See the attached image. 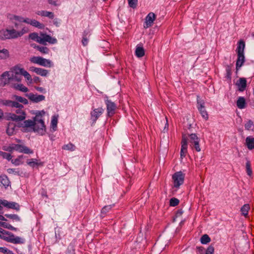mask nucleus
<instances>
[{
  "instance_id": "60",
  "label": "nucleus",
  "mask_w": 254,
  "mask_h": 254,
  "mask_svg": "<svg viewBox=\"0 0 254 254\" xmlns=\"http://www.w3.org/2000/svg\"><path fill=\"white\" fill-rule=\"evenodd\" d=\"M8 229L11 230H14V231H16V228L13 227V226H12L11 225H8Z\"/></svg>"
},
{
  "instance_id": "29",
  "label": "nucleus",
  "mask_w": 254,
  "mask_h": 254,
  "mask_svg": "<svg viewBox=\"0 0 254 254\" xmlns=\"http://www.w3.org/2000/svg\"><path fill=\"white\" fill-rule=\"evenodd\" d=\"M245 47V42L243 40H240L239 42L238 46L237 49V54H244V49Z\"/></svg>"
},
{
  "instance_id": "7",
  "label": "nucleus",
  "mask_w": 254,
  "mask_h": 254,
  "mask_svg": "<svg viewBox=\"0 0 254 254\" xmlns=\"http://www.w3.org/2000/svg\"><path fill=\"white\" fill-rule=\"evenodd\" d=\"M30 61L32 63L47 67H51L53 65L50 60L41 57H33L30 59Z\"/></svg>"
},
{
  "instance_id": "50",
  "label": "nucleus",
  "mask_w": 254,
  "mask_h": 254,
  "mask_svg": "<svg viewBox=\"0 0 254 254\" xmlns=\"http://www.w3.org/2000/svg\"><path fill=\"white\" fill-rule=\"evenodd\" d=\"M5 216L10 219L15 220L16 221H19L20 218L18 215L16 214H6Z\"/></svg>"
},
{
  "instance_id": "49",
  "label": "nucleus",
  "mask_w": 254,
  "mask_h": 254,
  "mask_svg": "<svg viewBox=\"0 0 254 254\" xmlns=\"http://www.w3.org/2000/svg\"><path fill=\"white\" fill-rule=\"evenodd\" d=\"M23 76H24L27 81H29L30 83L32 82V79L31 76L27 71H24Z\"/></svg>"
},
{
  "instance_id": "62",
  "label": "nucleus",
  "mask_w": 254,
  "mask_h": 254,
  "mask_svg": "<svg viewBox=\"0 0 254 254\" xmlns=\"http://www.w3.org/2000/svg\"><path fill=\"white\" fill-rule=\"evenodd\" d=\"M3 117V112L1 109H0V120L2 119Z\"/></svg>"
},
{
  "instance_id": "39",
  "label": "nucleus",
  "mask_w": 254,
  "mask_h": 254,
  "mask_svg": "<svg viewBox=\"0 0 254 254\" xmlns=\"http://www.w3.org/2000/svg\"><path fill=\"white\" fill-rule=\"evenodd\" d=\"M35 124V118L34 119V121L32 120H26L23 123V126L25 127H32L34 129Z\"/></svg>"
},
{
  "instance_id": "27",
  "label": "nucleus",
  "mask_w": 254,
  "mask_h": 254,
  "mask_svg": "<svg viewBox=\"0 0 254 254\" xmlns=\"http://www.w3.org/2000/svg\"><path fill=\"white\" fill-rule=\"evenodd\" d=\"M237 106L240 109L246 107V100L243 97H239L237 101Z\"/></svg>"
},
{
  "instance_id": "30",
  "label": "nucleus",
  "mask_w": 254,
  "mask_h": 254,
  "mask_svg": "<svg viewBox=\"0 0 254 254\" xmlns=\"http://www.w3.org/2000/svg\"><path fill=\"white\" fill-rule=\"evenodd\" d=\"M0 183L5 187H8L10 184V181L6 175L0 176Z\"/></svg>"
},
{
  "instance_id": "43",
  "label": "nucleus",
  "mask_w": 254,
  "mask_h": 254,
  "mask_svg": "<svg viewBox=\"0 0 254 254\" xmlns=\"http://www.w3.org/2000/svg\"><path fill=\"white\" fill-rule=\"evenodd\" d=\"M0 156H1L3 158L6 159L7 160L9 161L11 160L12 156L10 154L7 153L5 152H2L0 151Z\"/></svg>"
},
{
  "instance_id": "31",
  "label": "nucleus",
  "mask_w": 254,
  "mask_h": 254,
  "mask_svg": "<svg viewBox=\"0 0 254 254\" xmlns=\"http://www.w3.org/2000/svg\"><path fill=\"white\" fill-rule=\"evenodd\" d=\"M30 25L34 27L38 28L39 29H43L45 27V25L43 23L39 22L36 19H32L31 21H30Z\"/></svg>"
},
{
  "instance_id": "35",
  "label": "nucleus",
  "mask_w": 254,
  "mask_h": 254,
  "mask_svg": "<svg viewBox=\"0 0 254 254\" xmlns=\"http://www.w3.org/2000/svg\"><path fill=\"white\" fill-rule=\"evenodd\" d=\"M14 19L20 22H24L29 24H31L30 21L32 20L28 18H24L23 17L19 16H14Z\"/></svg>"
},
{
  "instance_id": "1",
  "label": "nucleus",
  "mask_w": 254,
  "mask_h": 254,
  "mask_svg": "<svg viewBox=\"0 0 254 254\" xmlns=\"http://www.w3.org/2000/svg\"><path fill=\"white\" fill-rule=\"evenodd\" d=\"M28 31L29 29L26 27H22V30L19 31L15 29H2L0 31V38L2 40L15 39L22 36Z\"/></svg>"
},
{
  "instance_id": "21",
  "label": "nucleus",
  "mask_w": 254,
  "mask_h": 254,
  "mask_svg": "<svg viewBox=\"0 0 254 254\" xmlns=\"http://www.w3.org/2000/svg\"><path fill=\"white\" fill-rule=\"evenodd\" d=\"M237 85L240 91H243L247 85V81L245 78H240L237 82Z\"/></svg>"
},
{
  "instance_id": "45",
  "label": "nucleus",
  "mask_w": 254,
  "mask_h": 254,
  "mask_svg": "<svg viewBox=\"0 0 254 254\" xmlns=\"http://www.w3.org/2000/svg\"><path fill=\"white\" fill-rule=\"evenodd\" d=\"M179 203V200L176 198H172L170 200V205L171 206H176Z\"/></svg>"
},
{
  "instance_id": "14",
  "label": "nucleus",
  "mask_w": 254,
  "mask_h": 254,
  "mask_svg": "<svg viewBox=\"0 0 254 254\" xmlns=\"http://www.w3.org/2000/svg\"><path fill=\"white\" fill-rule=\"evenodd\" d=\"M0 204L8 208L19 210V205L14 202H8L6 200H0Z\"/></svg>"
},
{
  "instance_id": "61",
  "label": "nucleus",
  "mask_w": 254,
  "mask_h": 254,
  "mask_svg": "<svg viewBox=\"0 0 254 254\" xmlns=\"http://www.w3.org/2000/svg\"><path fill=\"white\" fill-rule=\"evenodd\" d=\"M8 229L11 230H14V231H16V228L13 227V226H12L11 225H8Z\"/></svg>"
},
{
  "instance_id": "19",
  "label": "nucleus",
  "mask_w": 254,
  "mask_h": 254,
  "mask_svg": "<svg viewBox=\"0 0 254 254\" xmlns=\"http://www.w3.org/2000/svg\"><path fill=\"white\" fill-rule=\"evenodd\" d=\"M28 98L36 103L42 101L45 99V96L42 95L34 94L30 93L27 95Z\"/></svg>"
},
{
  "instance_id": "56",
  "label": "nucleus",
  "mask_w": 254,
  "mask_h": 254,
  "mask_svg": "<svg viewBox=\"0 0 254 254\" xmlns=\"http://www.w3.org/2000/svg\"><path fill=\"white\" fill-rule=\"evenodd\" d=\"M9 250H8V249H7L6 248H0V252L2 253H7L8 254H9V253H8V251Z\"/></svg>"
},
{
  "instance_id": "5",
  "label": "nucleus",
  "mask_w": 254,
  "mask_h": 254,
  "mask_svg": "<svg viewBox=\"0 0 254 254\" xmlns=\"http://www.w3.org/2000/svg\"><path fill=\"white\" fill-rule=\"evenodd\" d=\"M42 116L41 113L39 112L35 117L34 131L43 134L46 131V127Z\"/></svg>"
},
{
  "instance_id": "54",
  "label": "nucleus",
  "mask_w": 254,
  "mask_h": 254,
  "mask_svg": "<svg viewBox=\"0 0 254 254\" xmlns=\"http://www.w3.org/2000/svg\"><path fill=\"white\" fill-rule=\"evenodd\" d=\"M57 123H58L57 119H56V118H53L52 120V125L53 128L54 127H57Z\"/></svg>"
},
{
  "instance_id": "55",
  "label": "nucleus",
  "mask_w": 254,
  "mask_h": 254,
  "mask_svg": "<svg viewBox=\"0 0 254 254\" xmlns=\"http://www.w3.org/2000/svg\"><path fill=\"white\" fill-rule=\"evenodd\" d=\"M7 172L9 174L18 173V172L16 171L15 169H11V168L8 169L7 170Z\"/></svg>"
},
{
  "instance_id": "53",
  "label": "nucleus",
  "mask_w": 254,
  "mask_h": 254,
  "mask_svg": "<svg viewBox=\"0 0 254 254\" xmlns=\"http://www.w3.org/2000/svg\"><path fill=\"white\" fill-rule=\"evenodd\" d=\"M111 208H112L111 205L105 206L102 208L101 213H106L108 211H109V210H110Z\"/></svg>"
},
{
  "instance_id": "37",
  "label": "nucleus",
  "mask_w": 254,
  "mask_h": 254,
  "mask_svg": "<svg viewBox=\"0 0 254 254\" xmlns=\"http://www.w3.org/2000/svg\"><path fill=\"white\" fill-rule=\"evenodd\" d=\"M246 172L248 175L251 177L253 175V172L251 168V162L249 160H247L246 164Z\"/></svg>"
},
{
  "instance_id": "42",
  "label": "nucleus",
  "mask_w": 254,
  "mask_h": 254,
  "mask_svg": "<svg viewBox=\"0 0 254 254\" xmlns=\"http://www.w3.org/2000/svg\"><path fill=\"white\" fill-rule=\"evenodd\" d=\"M75 146L71 143H69L67 144L64 145L62 147V149L64 150H67L70 151H73L75 150Z\"/></svg>"
},
{
  "instance_id": "4",
  "label": "nucleus",
  "mask_w": 254,
  "mask_h": 254,
  "mask_svg": "<svg viewBox=\"0 0 254 254\" xmlns=\"http://www.w3.org/2000/svg\"><path fill=\"white\" fill-rule=\"evenodd\" d=\"M0 238L6 240L7 242L13 244H22L24 241L21 238L15 236L11 233L8 232L3 229L0 228Z\"/></svg>"
},
{
  "instance_id": "23",
  "label": "nucleus",
  "mask_w": 254,
  "mask_h": 254,
  "mask_svg": "<svg viewBox=\"0 0 254 254\" xmlns=\"http://www.w3.org/2000/svg\"><path fill=\"white\" fill-rule=\"evenodd\" d=\"M135 55L138 58H141L143 57L145 55V51L141 45H138L136 46L135 51Z\"/></svg>"
},
{
  "instance_id": "25",
  "label": "nucleus",
  "mask_w": 254,
  "mask_h": 254,
  "mask_svg": "<svg viewBox=\"0 0 254 254\" xmlns=\"http://www.w3.org/2000/svg\"><path fill=\"white\" fill-rule=\"evenodd\" d=\"M13 87L17 90L23 92H27L28 91L27 87L25 86L22 84L15 83L13 84Z\"/></svg>"
},
{
  "instance_id": "40",
  "label": "nucleus",
  "mask_w": 254,
  "mask_h": 254,
  "mask_svg": "<svg viewBox=\"0 0 254 254\" xmlns=\"http://www.w3.org/2000/svg\"><path fill=\"white\" fill-rule=\"evenodd\" d=\"M27 163L28 165L32 167H34L36 166H39L41 165V163H38L36 159H32L28 160Z\"/></svg>"
},
{
  "instance_id": "3",
  "label": "nucleus",
  "mask_w": 254,
  "mask_h": 254,
  "mask_svg": "<svg viewBox=\"0 0 254 254\" xmlns=\"http://www.w3.org/2000/svg\"><path fill=\"white\" fill-rule=\"evenodd\" d=\"M3 150L12 152L14 150L17 151L20 153H24L25 154H32L33 150L29 148L28 147L18 144L12 143L9 144L8 146H3L2 147Z\"/></svg>"
},
{
  "instance_id": "36",
  "label": "nucleus",
  "mask_w": 254,
  "mask_h": 254,
  "mask_svg": "<svg viewBox=\"0 0 254 254\" xmlns=\"http://www.w3.org/2000/svg\"><path fill=\"white\" fill-rule=\"evenodd\" d=\"M35 72L38 75L43 76H46L48 73V71L46 69L38 67V69H35Z\"/></svg>"
},
{
  "instance_id": "22",
  "label": "nucleus",
  "mask_w": 254,
  "mask_h": 254,
  "mask_svg": "<svg viewBox=\"0 0 254 254\" xmlns=\"http://www.w3.org/2000/svg\"><path fill=\"white\" fill-rule=\"evenodd\" d=\"M37 14L43 17H48L49 18L53 19L54 18V13L46 10H41L37 12Z\"/></svg>"
},
{
  "instance_id": "33",
  "label": "nucleus",
  "mask_w": 254,
  "mask_h": 254,
  "mask_svg": "<svg viewBox=\"0 0 254 254\" xmlns=\"http://www.w3.org/2000/svg\"><path fill=\"white\" fill-rule=\"evenodd\" d=\"M23 158V155H19L18 157L15 159L10 160L11 163L15 166L19 165L23 163L22 159Z\"/></svg>"
},
{
  "instance_id": "9",
  "label": "nucleus",
  "mask_w": 254,
  "mask_h": 254,
  "mask_svg": "<svg viewBox=\"0 0 254 254\" xmlns=\"http://www.w3.org/2000/svg\"><path fill=\"white\" fill-rule=\"evenodd\" d=\"M197 108L202 117L207 121L208 119V115L205 107V102L199 96H197Z\"/></svg>"
},
{
  "instance_id": "32",
  "label": "nucleus",
  "mask_w": 254,
  "mask_h": 254,
  "mask_svg": "<svg viewBox=\"0 0 254 254\" xmlns=\"http://www.w3.org/2000/svg\"><path fill=\"white\" fill-rule=\"evenodd\" d=\"M9 57V52L7 50L3 49L0 50V60H5Z\"/></svg>"
},
{
  "instance_id": "28",
  "label": "nucleus",
  "mask_w": 254,
  "mask_h": 254,
  "mask_svg": "<svg viewBox=\"0 0 254 254\" xmlns=\"http://www.w3.org/2000/svg\"><path fill=\"white\" fill-rule=\"evenodd\" d=\"M250 209V206L249 204H244L241 209L242 215L246 218L248 217L249 211Z\"/></svg>"
},
{
  "instance_id": "11",
  "label": "nucleus",
  "mask_w": 254,
  "mask_h": 254,
  "mask_svg": "<svg viewBox=\"0 0 254 254\" xmlns=\"http://www.w3.org/2000/svg\"><path fill=\"white\" fill-rule=\"evenodd\" d=\"M11 81V72L5 71L0 77V86H4Z\"/></svg>"
},
{
  "instance_id": "17",
  "label": "nucleus",
  "mask_w": 254,
  "mask_h": 254,
  "mask_svg": "<svg viewBox=\"0 0 254 254\" xmlns=\"http://www.w3.org/2000/svg\"><path fill=\"white\" fill-rule=\"evenodd\" d=\"M104 109L102 108L95 109L91 112V119L93 122H95L98 118L102 114Z\"/></svg>"
},
{
  "instance_id": "20",
  "label": "nucleus",
  "mask_w": 254,
  "mask_h": 254,
  "mask_svg": "<svg viewBox=\"0 0 254 254\" xmlns=\"http://www.w3.org/2000/svg\"><path fill=\"white\" fill-rule=\"evenodd\" d=\"M25 70L19 65H16L10 68V71L15 74L23 75Z\"/></svg>"
},
{
  "instance_id": "41",
  "label": "nucleus",
  "mask_w": 254,
  "mask_h": 254,
  "mask_svg": "<svg viewBox=\"0 0 254 254\" xmlns=\"http://www.w3.org/2000/svg\"><path fill=\"white\" fill-rule=\"evenodd\" d=\"M36 48L39 52L43 54H47L50 51L49 49L46 47L38 46L36 47Z\"/></svg>"
},
{
  "instance_id": "57",
  "label": "nucleus",
  "mask_w": 254,
  "mask_h": 254,
  "mask_svg": "<svg viewBox=\"0 0 254 254\" xmlns=\"http://www.w3.org/2000/svg\"><path fill=\"white\" fill-rule=\"evenodd\" d=\"M35 88L37 90L41 92H44L45 91V89L42 87H35Z\"/></svg>"
},
{
  "instance_id": "2",
  "label": "nucleus",
  "mask_w": 254,
  "mask_h": 254,
  "mask_svg": "<svg viewBox=\"0 0 254 254\" xmlns=\"http://www.w3.org/2000/svg\"><path fill=\"white\" fill-rule=\"evenodd\" d=\"M29 38L39 43L45 45L46 42L55 44L57 42L56 39L52 38L46 34L41 33L39 36L37 33H32L29 35Z\"/></svg>"
},
{
  "instance_id": "38",
  "label": "nucleus",
  "mask_w": 254,
  "mask_h": 254,
  "mask_svg": "<svg viewBox=\"0 0 254 254\" xmlns=\"http://www.w3.org/2000/svg\"><path fill=\"white\" fill-rule=\"evenodd\" d=\"M211 241L210 238L207 234H204L200 238V242L202 244H207Z\"/></svg>"
},
{
  "instance_id": "18",
  "label": "nucleus",
  "mask_w": 254,
  "mask_h": 254,
  "mask_svg": "<svg viewBox=\"0 0 254 254\" xmlns=\"http://www.w3.org/2000/svg\"><path fill=\"white\" fill-rule=\"evenodd\" d=\"M18 127V126H17L16 123L14 122H9L7 125L6 129L7 134L9 136L14 134L15 133L16 127Z\"/></svg>"
},
{
  "instance_id": "64",
  "label": "nucleus",
  "mask_w": 254,
  "mask_h": 254,
  "mask_svg": "<svg viewBox=\"0 0 254 254\" xmlns=\"http://www.w3.org/2000/svg\"><path fill=\"white\" fill-rule=\"evenodd\" d=\"M38 67H36L32 66V67H30V70L35 72V69H38Z\"/></svg>"
},
{
  "instance_id": "59",
  "label": "nucleus",
  "mask_w": 254,
  "mask_h": 254,
  "mask_svg": "<svg viewBox=\"0 0 254 254\" xmlns=\"http://www.w3.org/2000/svg\"><path fill=\"white\" fill-rule=\"evenodd\" d=\"M48 3L50 4H52V5H57L56 1L53 0H49Z\"/></svg>"
},
{
  "instance_id": "52",
  "label": "nucleus",
  "mask_w": 254,
  "mask_h": 254,
  "mask_svg": "<svg viewBox=\"0 0 254 254\" xmlns=\"http://www.w3.org/2000/svg\"><path fill=\"white\" fill-rule=\"evenodd\" d=\"M214 248L212 246H209L206 250L205 254H214Z\"/></svg>"
},
{
  "instance_id": "24",
  "label": "nucleus",
  "mask_w": 254,
  "mask_h": 254,
  "mask_svg": "<svg viewBox=\"0 0 254 254\" xmlns=\"http://www.w3.org/2000/svg\"><path fill=\"white\" fill-rule=\"evenodd\" d=\"M238 59L236 62V68L238 69L240 68L245 62V57L244 54H237Z\"/></svg>"
},
{
  "instance_id": "44",
  "label": "nucleus",
  "mask_w": 254,
  "mask_h": 254,
  "mask_svg": "<svg viewBox=\"0 0 254 254\" xmlns=\"http://www.w3.org/2000/svg\"><path fill=\"white\" fill-rule=\"evenodd\" d=\"M89 32L88 31H84L83 32L82 43L84 46H86L88 44V39L87 38V36Z\"/></svg>"
},
{
  "instance_id": "34",
  "label": "nucleus",
  "mask_w": 254,
  "mask_h": 254,
  "mask_svg": "<svg viewBox=\"0 0 254 254\" xmlns=\"http://www.w3.org/2000/svg\"><path fill=\"white\" fill-rule=\"evenodd\" d=\"M14 16H13L12 17H11L10 19L11 20H12V22L14 24V27L16 29H19V28H20L21 30H22V27H25V26H24L22 23L21 22H19L18 20H15L14 19Z\"/></svg>"
},
{
  "instance_id": "58",
  "label": "nucleus",
  "mask_w": 254,
  "mask_h": 254,
  "mask_svg": "<svg viewBox=\"0 0 254 254\" xmlns=\"http://www.w3.org/2000/svg\"><path fill=\"white\" fill-rule=\"evenodd\" d=\"M8 224H7L5 222H0V225L3 226V227L8 228Z\"/></svg>"
},
{
  "instance_id": "46",
  "label": "nucleus",
  "mask_w": 254,
  "mask_h": 254,
  "mask_svg": "<svg viewBox=\"0 0 254 254\" xmlns=\"http://www.w3.org/2000/svg\"><path fill=\"white\" fill-rule=\"evenodd\" d=\"M19 74H15L13 73H11V81L12 80H14L18 82H20L21 81V77L19 76Z\"/></svg>"
},
{
  "instance_id": "10",
  "label": "nucleus",
  "mask_w": 254,
  "mask_h": 254,
  "mask_svg": "<svg viewBox=\"0 0 254 254\" xmlns=\"http://www.w3.org/2000/svg\"><path fill=\"white\" fill-rule=\"evenodd\" d=\"M174 187L176 188H179L184 182L185 174L182 172H177L172 176Z\"/></svg>"
},
{
  "instance_id": "13",
  "label": "nucleus",
  "mask_w": 254,
  "mask_h": 254,
  "mask_svg": "<svg viewBox=\"0 0 254 254\" xmlns=\"http://www.w3.org/2000/svg\"><path fill=\"white\" fill-rule=\"evenodd\" d=\"M188 138L187 137L185 136V135H183L182 136V139L181 141V157L182 158H184L186 157L188 150Z\"/></svg>"
},
{
  "instance_id": "16",
  "label": "nucleus",
  "mask_w": 254,
  "mask_h": 254,
  "mask_svg": "<svg viewBox=\"0 0 254 254\" xmlns=\"http://www.w3.org/2000/svg\"><path fill=\"white\" fill-rule=\"evenodd\" d=\"M0 105L11 107H20L22 105L19 103L9 100H0Z\"/></svg>"
},
{
  "instance_id": "26",
  "label": "nucleus",
  "mask_w": 254,
  "mask_h": 254,
  "mask_svg": "<svg viewBox=\"0 0 254 254\" xmlns=\"http://www.w3.org/2000/svg\"><path fill=\"white\" fill-rule=\"evenodd\" d=\"M246 143L247 147L252 150L254 148V138L252 137H247L246 139Z\"/></svg>"
},
{
  "instance_id": "51",
  "label": "nucleus",
  "mask_w": 254,
  "mask_h": 254,
  "mask_svg": "<svg viewBox=\"0 0 254 254\" xmlns=\"http://www.w3.org/2000/svg\"><path fill=\"white\" fill-rule=\"evenodd\" d=\"M253 122L251 121H248L245 126V128L247 130H250L253 127Z\"/></svg>"
},
{
  "instance_id": "12",
  "label": "nucleus",
  "mask_w": 254,
  "mask_h": 254,
  "mask_svg": "<svg viewBox=\"0 0 254 254\" xmlns=\"http://www.w3.org/2000/svg\"><path fill=\"white\" fill-rule=\"evenodd\" d=\"M107 106V114L109 117H112L115 114L117 109V106L115 103L107 100L106 102Z\"/></svg>"
},
{
  "instance_id": "6",
  "label": "nucleus",
  "mask_w": 254,
  "mask_h": 254,
  "mask_svg": "<svg viewBox=\"0 0 254 254\" xmlns=\"http://www.w3.org/2000/svg\"><path fill=\"white\" fill-rule=\"evenodd\" d=\"M15 114H10L8 118L13 121L18 122L24 120L26 118L25 112L22 110L23 105L20 107H16Z\"/></svg>"
},
{
  "instance_id": "8",
  "label": "nucleus",
  "mask_w": 254,
  "mask_h": 254,
  "mask_svg": "<svg viewBox=\"0 0 254 254\" xmlns=\"http://www.w3.org/2000/svg\"><path fill=\"white\" fill-rule=\"evenodd\" d=\"M190 143V146L192 149H195L197 152L201 150L199 145L200 139L195 133H191L189 135V138L188 139Z\"/></svg>"
},
{
  "instance_id": "47",
  "label": "nucleus",
  "mask_w": 254,
  "mask_h": 254,
  "mask_svg": "<svg viewBox=\"0 0 254 254\" xmlns=\"http://www.w3.org/2000/svg\"><path fill=\"white\" fill-rule=\"evenodd\" d=\"M15 99L17 101L22 103L24 104H28V100L26 98H24L21 96H16Z\"/></svg>"
},
{
  "instance_id": "48",
  "label": "nucleus",
  "mask_w": 254,
  "mask_h": 254,
  "mask_svg": "<svg viewBox=\"0 0 254 254\" xmlns=\"http://www.w3.org/2000/svg\"><path fill=\"white\" fill-rule=\"evenodd\" d=\"M128 4L130 7L134 8L136 7L137 4V0H127Z\"/></svg>"
},
{
  "instance_id": "15",
  "label": "nucleus",
  "mask_w": 254,
  "mask_h": 254,
  "mask_svg": "<svg viewBox=\"0 0 254 254\" xmlns=\"http://www.w3.org/2000/svg\"><path fill=\"white\" fill-rule=\"evenodd\" d=\"M155 18L156 15L154 13H149L148 14L146 17L145 25L144 26V27L145 28H147L148 27H151L152 25Z\"/></svg>"
},
{
  "instance_id": "63",
  "label": "nucleus",
  "mask_w": 254,
  "mask_h": 254,
  "mask_svg": "<svg viewBox=\"0 0 254 254\" xmlns=\"http://www.w3.org/2000/svg\"><path fill=\"white\" fill-rule=\"evenodd\" d=\"M34 81L35 82L38 83V82H40V79L38 77H35L34 78Z\"/></svg>"
}]
</instances>
